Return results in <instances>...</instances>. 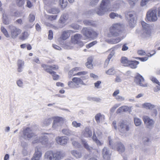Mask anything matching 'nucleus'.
<instances>
[{
    "mask_svg": "<svg viewBox=\"0 0 160 160\" xmlns=\"http://www.w3.org/2000/svg\"><path fill=\"white\" fill-rule=\"evenodd\" d=\"M97 42L96 41H93L92 42L90 43L88 45H87L86 46V47L87 48H89L93 46L94 45L96 44L97 43Z\"/></svg>",
    "mask_w": 160,
    "mask_h": 160,
    "instance_id": "60",
    "label": "nucleus"
},
{
    "mask_svg": "<svg viewBox=\"0 0 160 160\" xmlns=\"http://www.w3.org/2000/svg\"><path fill=\"white\" fill-rule=\"evenodd\" d=\"M123 3V2L122 1H116L114 4L112 6V8H111L112 11H116L119 8L121 4Z\"/></svg>",
    "mask_w": 160,
    "mask_h": 160,
    "instance_id": "35",
    "label": "nucleus"
},
{
    "mask_svg": "<svg viewBox=\"0 0 160 160\" xmlns=\"http://www.w3.org/2000/svg\"><path fill=\"white\" fill-rule=\"evenodd\" d=\"M57 15H49L48 16L47 18L50 20L52 21L56 20L57 18Z\"/></svg>",
    "mask_w": 160,
    "mask_h": 160,
    "instance_id": "59",
    "label": "nucleus"
},
{
    "mask_svg": "<svg viewBox=\"0 0 160 160\" xmlns=\"http://www.w3.org/2000/svg\"><path fill=\"white\" fill-rule=\"evenodd\" d=\"M42 154V152L40 148L37 147L33 156L31 160H39Z\"/></svg>",
    "mask_w": 160,
    "mask_h": 160,
    "instance_id": "17",
    "label": "nucleus"
},
{
    "mask_svg": "<svg viewBox=\"0 0 160 160\" xmlns=\"http://www.w3.org/2000/svg\"><path fill=\"white\" fill-rule=\"evenodd\" d=\"M29 35L28 32H22L19 37V39L22 40L26 39Z\"/></svg>",
    "mask_w": 160,
    "mask_h": 160,
    "instance_id": "41",
    "label": "nucleus"
},
{
    "mask_svg": "<svg viewBox=\"0 0 160 160\" xmlns=\"http://www.w3.org/2000/svg\"><path fill=\"white\" fill-rule=\"evenodd\" d=\"M102 154L104 159L105 160H110L111 152L106 147H104L102 151Z\"/></svg>",
    "mask_w": 160,
    "mask_h": 160,
    "instance_id": "16",
    "label": "nucleus"
},
{
    "mask_svg": "<svg viewBox=\"0 0 160 160\" xmlns=\"http://www.w3.org/2000/svg\"><path fill=\"white\" fill-rule=\"evenodd\" d=\"M91 31V29L84 28H83L82 30V32L84 36L87 38H90V35Z\"/></svg>",
    "mask_w": 160,
    "mask_h": 160,
    "instance_id": "26",
    "label": "nucleus"
},
{
    "mask_svg": "<svg viewBox=\"0 0 160 160\" xmlns=\"http://www.w3.org/2000/svg\"><path fill=\"white\" fill-rule=\"evenodd\" d=\"M127 15L128 16V22L131 28L134 27L136 23V21L133 18L134 13L128 12Z\"/></svg>",
    "mask_w": 160,
    "mask_h": 160,
    "instance_id": "19",
    "label": "nucleus"
},
{
    "mask_svg": "<svg viewBox=\"0 0 160 160\" xmlns=\"http://www.w3.org/2000/svg\"><path fill=\"white\" fill-rule=\"evenodd\" d=\"M157 10L155 9H151L147 12L146 18L150 22H155L157 20Z\"/></svg>",
    "mask_w": 160,
    "mask_h": 160,
    "instance_id": "9",
    "label": "nucleus"
},
{
    "mask_svg": "<svg viewBox=\"0 0 160 160\" xmlns=\"http://www.w3.org/2000/svg\"><path fill=\"white\" fill-rule=\"evenodd\" d=\"M92 60L91 58H88L87 60V62L86 63V66L89 68H92L93 65L92 64Z\"/></svg>",
    "mask_w": 160,
    "mask_h": 160,
    "instance_id": "49",
    "label": "nucleus"
},
{
    "mask_svg": "<svg viewBox=\"0 0 160 160\" xmlns=\"http://www.w3.org/2000/svg\"><path fill=\"white\" fill-rule=\"evenodd\" d=\"M129 125L125 123L122 122L120 125L119 130L122 133H126L129 130Z\"/></svg>",
    "mask_w": 160,
    "mask_h": 160,
    "instance_id": "20",
    "label": "nucleus"
},
{
    "mask_svg": "<svg viewBox=\"0 0 160 160\" xmlns=\"http://www.w3.org/2000/svg\"><path fill=\"white\" fill-rule=\"evenodd\" d=\"M106 74L109 75H112L115 73L114 69L113 68H112L106 72Z\"/></svg>",
    "mask_w": 160,
    "mask_h": 160,
    "instance_id": "56",
    "label": "nucleus"
},
{
    "mask_svg": "<svg viewBox=\"0 0 160 160\" xmlns=\"http://www.w3.org/2000/svg\"><path fill=\"white\" fill-rule=\"evenodd\" d=\"M72 44V43L69 42H66L64 43L63 42V43H62V44H61L62 46V47L65 49H72L73 47Z\"/></svg>",
    "mask_w": 160,
    "mask_h": 160,
    "instance_id": "38",
    "label": "nucleus"
},
{
    "mask_svg": "<svg viewBox=\"0 0 160 160\" xmlns=\"http://www.w3.org/2000/svg\"><path fill=\"white\" fill-rule=\"evenodd\" d=\"M73 78V82L75 83L77 88L80 87L81 85H85V84L83 80L81 78L74 77Z\"/></svg>",
    "mask_w": 160,
    "mask_h": 160,
    "instance_id": "21",
    "label": "nucleus"
},
{
    "mask_svg": "<svg viewBox=\"0 0 160 160\" xmlns=\"http://www.w3.org/2000/svg\"><path fill=\"white\" fill-rule=\"evenodd\" d=\"M73 32L72 30H67L63 31L60 37L58 38V41L60 44H62L63 42L68 38L70 36L71 33Z\"/></svg>",
    "mask_w": 160,
    "mask_h": 160,
    "instance_id": "10",
    "label": "nucleus"
},
{
    "mask_svg": "<svg viewBox=\"0 0 160 160\" xmlns=\"http://www.w3.org/2000/svg\"><path fill=\"white\" fill-rule=\"evenodd\" d=\"M88 73V72L86 71H81L79 72H77L76 74H74V75H77L76 76H81V78H82V80H84L86 79L87 78H86V77L85 76H84L86 75Z\"/></svg>",
    "mask_w": 160,
    "mask_h": 160,
    "instance_id": "42",
    "label": "nucleus"
},
{
    "mask_svg": "<svg viewBox=\"0 0 160 160\" xmlns=\"http://www.w3.org/2000/svg\"><path fill=\"white\" fill-rule=\"evenodd\" d=\"M42 154V152L40 148L37 147L33 156L31 160H39Z\"/></svg>",
    "mask_w": 160,
    "mask_h": 160,
    "instance_id": "18",
    "label": "nucleus"
},
{
    "mask_svg": "<svg viewBox=\"0 0 160 160\" xmlns=\"http://www.w3.org/2000/svg\"><path fill=\"white\" fill-rule=\"evenodd\" d=\"M130 62L128 64V66L132 68H135L137 67V65L139 64V62L136 61H130Z\"/></svg>",
    "mask_w": 160,
    "mask_h": 160,
    "instance_id": "39",
    "label": "nucleus"
},
{
    "mask_svg": "<svg viewBox=\"0 0 160 160\" xmlns=\"http://www.w3.org/2000/svg\"><path fill=\"white\" fill-rule=\"evenodd\" d=\"M2 22L5 25H8L10 23V20L8 19V15L6 13H4L2 14Z\"/></svg>",
    "mask_w": 160,
    "mask_h": 160,
    "instance_id": "37",
    "label": "nucleus"
},
{
    "mask_svg": "<svg viewBox=\"0 0 160 160\" xmlns=\"http://www.w3.org/2000/svg\"><path fill=\"white\" fill-rule=\"evenodd\" d=\"M99 0H91L90 1V5L92 6L96 5L98 3Z\"/></svg>",
    "mask_w": 160,
    "mask_h": 160,
    "instance_id": "64",
    "label": "nucleus"
},
{
    "mask_svg": "<svg viewBox=\"0 0 160 160\" xmlns=\"http://www.w3.org/2000/svg\"><path fill=\"white\" fill-rule=\"evenodd\" d=\"M70 153L72 155L76 158H79L82 157V154L81 153L76 150H72L70 151Z\"/></svg>",
    "mask_w": 160,
    "mask_h": 160,
    "instance_id": "33",
    "label": "nucleus"
},
{
    "mask_svg": "<svg viewBox=\"0 0 160 160\" xmlns=\"http://www.w3.org/2000/svg\"><path fill=\"white\" fill-rule=\"evenodd\" d=\"M59 2L62 8H65L67 6L68 2L67 0H59Z\"/></svg>",
    "mask_w": 160,
    "mask_h": 160,
    "instance_id": "48",
    "label": "nucleus"
},
{
    "mask_svg": "<svg viewBox=\"0 0 160 160\" xmlns=\"http://www.w3.org/2000/svg\"><path fill=\"white\" fill-rule=\"evenodd\" d=\"M136 83L140 86L143 87H147V84L144 82V80L142 77L139 74L137 75L135 80Z\"/></svg>",
    "mask_w": 160,
    "mask_h": 160,
    "instance_id": "12",
    "label": "nucleus"
},
{
    "mask_svg": "<svg viewBox=\"0 0 160 160\" xmlns=\"http://www.w3.org/2000/svg\"><path fill=\"white\" fill-rule=\"evenodd\" d=\"M55 140L58 144L64 146L67 144L69 140V138L65 136L57 137L56 138Z\"/></svg>",
    "mask_w": 160,
    "mask_h": 160,
    "instance_id": "13",
    "label": "nucleus"
},
{
    "mask_svg": "<svg viewBox=\"0 0 160 160\" xmlns=\"http://www.w3.org/2000/svg\"><path fill=\"white\" fill-rule=\"evenodd\" d=\"M62 132L63 134L68 136L72 135L73 133L68 128L63 129Z\"/></svg>",
    "mask_w": 160,
    "mask_h": 160,
    "instance_id": "43",
    "label": "nucleus"
},
{
    "mask_svg": "<svg viewBox=\"0 0 160 160\" xmlns=\"http://www.w3.org/2000/svg\"><path fill=\"white\" fill-rule=\"evenodd\" d=\"M35 2L36 0H32ZM16 3L17 5L19 7L23 6L25 3V0H16Z\"/></svg>",
    "mask_w": 160,
    "mask_h": 160,
    "instance_id": "53",
    "label": "nucleus"
},
{
    "mask_svg": "<svg viewBox=\"0 0 160 160\" xmlns=\"http://www.w3.org/2000/svg\"><path fill=\"white\" fill-rule=\"evenodd\" d=\"M72 125L73 127L76 128H80L82 126V124L81 123L78 122L76 121H74L72 122Z\"/></svg>",
    "mask_w": 160,
    "mask_h": 160,
    "instance_id": "52",
    "label": "nucleus"
},
{
    "mask_svg": "<svg viewBox=\"0 0 160 160\" xmlns=\"http://www.w3.org/2000/svg\"><path fill=\"white\" fill-rule=\"evenodd\" d=\"M92 139L98 146H101L103 144V142L100 141L97 138L94 131L92 137Z\"/></svg>",
    "mask_w": 160,
    "mask_h": 160,
    "instance_id": "32",
    "label": "nucleus"
},
{
    "mask_svg": "<svg viewBox=\"0 0 160 160\" xmlns=\"http://www.w3.org/2000/svg\"><path fill=\"white\" fill-rule=\"evenodd\" d=\"M71 26L72 28L75 30H78L80 28V26L79 25L75 24H72Z\"/></svg>",
    "mask_w": 160,
    "mask_h": 160,
    "instance_id": "61",
    "label": "nucleus"
},
{
    "mask_svg": "<svg viewBox=\"0 0 160 160\" xmlns=\"http://www.w3.org/2000/svg\"><path fill=\"white\" fill-rule=\"evenodd\" d=\"M142 119L148 128L151 129L153 127L154 122L152 119L148 116H144L142 117Z\"/></svg>",
    "mask_w": 160,
    "mask_h": 160,
    "instance_id": "11",
    "label": "nucleus"
},
{
    "mask_svg": "<svg viewBox=\"0 0 160 160\" xmlns=\"http://www.w3.org/2000/svg\"><path fill=\"white\" fill-rule=\"evenodd\" d=\"M142 107L147 109L152 110L157 108L158 106L156 105L152 104L150 103L146 102L142 104Z\"/></svg>",
    "mask_w": 160,
    "mask_h": 160,
    "instance_id": "27",
    "label": "nucleus"
},
{
    "mask_svg": "<svg viewBox=\"0 0 160 160\" xmlns=\"http://www.w3.org/2000/svg\"><path fill=\"white\" fill-rule=\"evenodd\" d=\"M73 146L76 148H79L81 147L80 144L78 142L76 141H73L72 142Z\"/></svg>",
    "mask_w": 160,
    "mask_h": 160,
    "instance_id": "57",
    "label": "nucleus"
},
{
    "mask_svg": "<svg viewBox=\"0 0 160 160\" xmlns=\"http://www.w3.org/2000/svg\"><path fill=\"white\" fill-rule=\"evenodd\" d=\"M115 98L119 102H122L125 100V98L124 97L119 95L116 96L115 97Z\"/></svg>",
    "mask_w": 160,
    "mask_h": 160,
    "instance_id": "63",
    "label": "nucleus"
},
{
    "mask_svg": "<svg viewBox=\"0 0 160 160\" xmlns=\"http://www.w3.org/2000/svg\"><path fill=\"white\" fill-rule=\"evenodd\" d=\"M54 119L52 125L53 130H57L59 127L62 126L64 123L65 119L61 117H55L53 118Z\"/></svg>",
    "mask_w": 160,
    "mask_h": 160,
    "instance_id": "7",
    "label": "nucleus"
},
{
    "mask_svg": "<svg viewBox=\"0 0 160 160\" xmlns=\"http://www.w3.org/2000/svg\"><path fill=\"white\" fill-rule=\"evenodd\" d=\"M150 79L151 81H152L153 82L156 83L157 84H158L159 83V82L158 81V80L154 77L153 76H151L150 77Z\"/></svg>",
    "mask_w": 160,
    "mask_h": 160,
    "instance_id": "62",
    "label": "nucleus"
},
{
    "mask_svg": "<svg viewBox=\"0 0 160 160\" xmlns=\"http://www.w3.org/2000/svg\"><path fill=\"white\" fill-rule=\"evenodd\" d=\"M121 29V25L118 23H114L109 28V32L108 34V37H117L119 35Z\"/></svg>",
    "mask_w": 160,
    "mask_h": 160,
    "instance_id": "4",
    "label": "nucleus"
},
{
    "mask_svg": "<svg viewBox=\"0 0 160 160\" xmlns=\"http://www.w3.org/2000/svg\"><path fill=\"white\" fill-rule=\"evenodd\" d=\"M60 12V10L58 9L55 8H51L48 10V12L53 14L58 13Z\"/></svg>",
    "mask_w": 160,
    "mask_h": 160,
    "instance_id": "47",
    "label": "nucleus"
},
{
    "mask_svg": "<svg viewBox=\"0 0 160 160\" xmlns=\"http://www.w3.org/2000/svg\"><path fill=\"white\" fill-rule=\"evenodd\" d=\"M81 68L79 67H76L74 68L71 69L68 72V77L69 78H71L72 76H75L77 75H74L77 73V72L81 71Z\"/></svg>",
    "mask_w": 160,
    "mask_h": 160,
    "instance_id": "22",
    "label": "nucleus"
},
{
    "mask_svg": "<svg viewBox=\"0 0 160 160\" xmlns=\"http://www.w3.org/2000/svg\"><path fill=\"white\" fill-rule=\"evenodd\" d=\"M134 122L136 126H139L142 124V122L141 120L137 117L134 118Z\"/></svg>",
    "mask_w": 160,
    "mask_h": 160,
    "instance_id": "44",
    "label": "nucleus"
},
{
    "mask_svg": "<svg viewBox=\"0 0 160 160\" xmlns=\"http://www.w3.org/2000/svg\"><path fill=\"white\" fill-rule=\"evenodd\" d=\"M83 23L86 25L93 26L94 25V22L91 20H85L83 21Z\"/></svg>",
    "mask_w": 160,
    "mask_h": 160,
    "instance_id": "55",
    "label": "nucleus"
},
{
    "mask_svg": "<svg viewBox=\"0 0 160 160\" xmlns=\"http://www.w3.org/2000/svg\"><path fill=\"white\" fill-rule=\"evenodd\" d=\"M18 68V71L19 72H21L22 71L23 67L24 65V61L21 60H18L17 62Z\"/></svg>",
    "mask_w": 160,
    "mask_h": 160,
    "instance_id": "36",
    "label": "nucleus"
},
{
    "mask_svg": "<svg viewBox=\"0 0 160 160\" xmlns=\"http://www.w3.org/2000/svg\"><path fill=\"white\" fill-rule=\"evenodd\" d=\"M122 39L120 37H118L112 39H106L105 41L109 44H115L119 42Z\"/></svg>",
    "mask_w": 160,
    "mask_h": 160,
    "instance_id": "24",
    "label": "nucleus"
},
{
    "mask_svg": "<svg viewBox=\"0 0 160 160\" xmlns=\"http://www.w3.org/2000/svg\"><path fill=\"white\" fill-rule=\"evenodd\" d=\"M42 67L46 72L52 75L54 80H57L59 78V76L56 74L55 72L52 71V70H55L58 69V68L57 66L55 65L48 66L45 64H43L42 65Z\"/></svg>",
    "mask_w": 160,
    "mask_h": 160,
    "instance_id": "5",
    "label": "nucleus"
},
{
    "mask_svg": "<svg viewBox=\"0 0 160 160\" xmlns=\"http://www.w3.org/2000/svg\"><path fill=\"white\" fill-rule=\"evenodd\" d=\"M65 153L62 151L53 152L52 151H48L45 154L44 158L48 160H60L65 156Z\"/></svg>",
    "mask_w": 160,
    "mask_h": 160,
    "instance_id": "2",
    "label": "nucleus"
},
{
    "mask_svg": "<svg viewBox=\"0 0 160 160\" xmlns=\"http://www.w3.org/2000/svg\"><path fill=\"white\" fill-rule=\"evenodd\" d=\"M151 0H141L140 5L142 7L147 6V5L151 2Z\"/></svg>",
    "mask_w": 160,
    "mask_h": 160,
    "instance_id": "50",
    "label": "nucleus"
},
{
    "mask_svg": "<svg viewBox=\"0 0 160 160\" xmlns=\"http://www.w3.org/2000/svg\"><path fill=\"white\" fill-rule=\"evenodd\" d=\"M8 27L9 29L10 34H9L8 31L4 27L2 26L1 28L2 32L7 38H12V39H15L21 32L22 31L20 29L12 25H9Z\"/></svg>",
    "mask_w": 160,
    "mask_h": 160,
    "instance_id": "1",
    "label": "nucleus"
},
{
    "mask_svg": "<svg viewBox=\"0 0 160 160\" xmlns=\"http://www.w3.org/2000/svg\"><path fill=\"white\" fill-rule=\"evenodd\" d=\"M68 16L67 14H64L61 16L60 19V23L62 24V25H65V23L68 20Z\"/></svg>",
    "mask_w": 160,
    "mask_h": 160,
    "instance_id": "30",
    "label": "nucleus"
},
{
    "mask_svg": "<svg viewBox=\"0 0 160 160\" xmlns=\"http://www.w3.org/2000/svg\"><path fill=\"white\" fill-rule=\"evenodd\" d=\"M28 19L29 22L32 23L30 25L27 24L26 25V27L27 28H31L33 27V24L32 22L34 21L35 19V16L34 15L32 14H30L28 17Z\"/></svg>",
    "mask_w": 160,
    "mask_h": 160,
    "instance_id": "28",
    "label": "nucleus"
},
{
    "mask_svg": "<svg viewBox=\"0 0 160 160\" xmlns=\"http://www.w3.org/2000/svg\"><path fill=\"white\" fill-rule=\"evenodd\" d=\"M82 135L86 138L91 137L92 136V132L89 127H86L82 132Z\"/></svg>",
    "mask_w": 160,
    "mask_h": 160,
    "instance_id": "23",
    "label": "nucleus"
},
{
    "mask_svg": "<svg viewBox=\"0 0 160 160\" xmlns=\"http://www.w3.org/2000/svg\"><path fill=\"white\" fill-rule=\"evenodd\" d=\"M40 141V143L45 147L49 148L51 146L52 142L49 141L48 137L44 135L41 136Z\"/></svg>",
    "mask_w": 160,
    "mask_h": 160,
    "instance_id": "14",
    "label": "nucleus"
},
{
    "mask_svg": "<svg viewBox=\"0 0 160 160\" xmlns=\"http://www.w3.org/2000/svg\"><path fill=\"white\" fill-rule=\"evenodd\" d=\"M91 34L90 35V38H94L98 36V33L97 32L94 31L92 29H91Z\"/></svg>",
    "mask_w": 160,
    "mask_h": 160,
    "instance_id": "51",
    "label": "nucleus"
},
{
    "mask_svg": "<svg viewBox=\"0 0 160 160\" xmlns=\"http://www.w3.org/2000/svg\"><path fill=\"white\" fill-rule=\"evenodd\" d=\"M81 141L84 147L89 152H91L93 149V148L92 147H91L89 145L86 140L82 139H81Z\"/></svg>",
    "mask_w": 160,
    "mask_h": 160,
    "instance_id": "29",
    "label": "nucleus"
},
{
    "mask_svg": "<svg viewBox=\"0 0 160 160\" xmlns=\"http://www.w3.org/2000/svg\"><path fill=\"white\" fill-rule=\"evenodd\" d=\"M100 6L103 8L104 10H106L108 11H112L111 6V2L110 0H102L100 4Z\"/></svg>",
    "mask_w": 160,
    "mask_h": 160,
    "instance_id": "15",
    "label": "nucleus"
},
{
    "mask_svg": "<svg viewBox=\"0 0 160 160\" xmlns=\"http://www.w3.org/2000/svg\"><path fill=\"white\" fill-rule=\"evenodd\" d=\"M104 116L100 113L97 114L95 116V119L98 123L100 122V120L104 118Z\"/></svg>",
    "mask_w": 160,
    "mask_h": 160,
    "instance_id": "45",
    "label": "nucleus"
},
{
    "mask_svg": "<svg viewBox=\"0 0 160 160\" xmlns=\"http://www.w3.org/2000/svg\"><path fill=\"white\" fill-rule=\"evenodd\" d=\"M103 8L101 7L100 6L99 8L95 9V11L97 14L99 16H102L105 13L108 12L106 10H104Z\"/></svg>",
    "mask_w": 160,
    "mask_h": 160,
    "instance_id": "31",
    "label": "nucleus"
},
{
    "mask_svg": "<svg viewBox=\"0 0 160 160\" xmlns=\"http://www.w3.org/2000/svg\"><path fill=\"white\" fill-rule=\"evenodd\" d=\"M141 24L143 29V35L146 38L150 37L153 32V28L143 21L141 22Z\"/></svg>",
    "mask_w": 160,
    "mask_h": 160,
    "instance_id": "6",
    "label": "nucleus"
},
{
    "mask_svg": "<svg viewBox=\"0 0 160 160\" xmlns=\"http://www.w3.org/2000/svg\"><path fill=\"white\" fill-rule=\"evenodd\" d=\"M121 62L123 64V66H128V64L130 62V61L128 60L126 57H123L121 58Z\"/></svg>",
    "mask_w": 160,
    "mask_h": 160,
    "instance_id": "40",
    "label": "nucleus"
},
{
    "mask_svg": "<svg viewBox=\"0 0 160 160\" xmlns=\"http://www.w3.org/2000/svg\"><path fill=\"white\" fill-rule=\"evenodd\" d=\"M52 118H45L42 121V125L43 126H48L50 125L52 122Z\"/></svg>",
    "mask_w": 160,
    "mask_h": 160,
    "instance_id": "34",
    "label": "nucleus"
},
{
    "mask_svg": "<svg viewBox=\"0 0 160 160\" xmlns=\"http://www.w3.org/2000/svg\"><path fill=\"white\" fill-rule=\"evenodd\" d=\"M23 135L25 138H34V140L32 142L33 144L40 142L41 136L38 137L36 136L31 129L29 128H27L24 131Z\"/></svg>",
    "mask_w": 160,
    "mask_h": 160,
    "instance_id": "3",
    "label": "nucleus"
},
{
    "mask_svg": "<svg viewBox=\"0 0 160 160\" xmlns=\"http://www.w3.org/2000/svg\"><path fill=\"white\" fill-rule=\"evenodd\" d=\"M16 83L17 85L19 87L22 88L23 86V82L21 79L18 80L16 82Z\"/></svg>",
    "mask_w": 160,
    "mask_h": 160,
    "instance_id": "58",
    "label": "nucleus"
},
{
    "mask_svg": "<svg viewBox=\"0 0 160 160\" xmlns=\"http://www.w3.org/2000/svg\"><path fill=\"white\" fill-rule=\"evenodd\" d=\"M68 85L69 87L71 88H77L75 83L73 82V78H72V81H69L68 82Z\"/></svg>",
    "mask_w": 160,
    "mask_h": 160,
    "instance_id": "46",
    "label": "nucleus"
},
{
    "mask_svg": "<svg viewBox=\"0 0 160 160\" xmlns=\"http://www.w3.org/2000/svg\"><path fill=\"white\" fill-rule=\"evenodd\" d=\"M115 148L119 153L124 152L125 148L124 145L121 142H118L115 145Z\"/></svg>",
    "mask_w": 160,
    "mask_h": 160,
    "instance_id": "25",
    "label": "nucleus"
},
{
    "mask_svg": "<svg viewBox=\"0 0 160 160\" xmlns=\"http://www.w3.org/2000/svg\"><path fill=\"white\" fill-rule=\"evenodd\" d=\"M82 38V36L81 34H76L71 37V42L73 44H78L81 47H82L84 44L83 42L81 41Z\"/></svg>",
    "mask_w": 160,
    "mask_h": 160,
    "instance_id": "8",
    "label": "nucleus"
},
{
    "mask_svg": "<svg viewBox=\"0 0 160 160\" xmlns=\"http://www.w3.org/2000/svg\"><path fill=\"white\" fill-rule=\"evenodd\" d=\"M109 17L111 18H114L116 17H119L122 18V16L121 15H118V14L114 12H111L109 14Z\"/></svg>",
    "mask_w": 160,
    "mask_h": 160,
    "instance_id": "54",
    "label": "nucleus"
}]
</instances>
